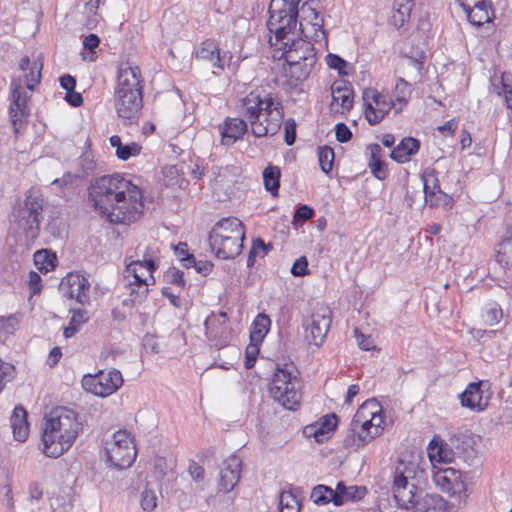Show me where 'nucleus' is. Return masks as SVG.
<instances>
[{
  "instance_id": "nucleus-46",
  "label": "nucleus",
  "mask_w": 512,
  "mask_h": 512,
  "mask_svg": "<svg viewBox=\"0 0 512 512\" xmlns=\"http://www.w3.org/2000/svg\"><path fill=\"white\" fill-rule=\"evenodd\" d=\"M281 512H300L301 504L291 491H284L280 495Z\"/></svg>"
},
{
  "instance_id": "nucleus-33",
  "label": "nucleus",
  "mask_w": 512,
  "mask_h": 512,
  "mask_svg": "<svg viewBox=\"0 0 512 512\" xmlns=\"http://www.w3.org/2000/svg\"><path fill=\"white\" fill-rule=\"evenodd\" d=\"M425 202L430 207H445L452 206L453 199L442 190H430L429 178H425L424 187Z\"/></svg>"
},
{
  "instance_id": "nucleus-45",
  "label": "nucleus",
  "mask_w": 512,
  "mask_h": 512,
  "mask_svg": "<svg viewBox=\"0 0 512 512\" xmlns=\"http://www.w3.org/2000/svg\"><path fill=\"white\" fill-rule=\"evenodd\" d=\"M497 262L505 268H512V237L501 242Z\"/></svg>"
},
{
  "instance_id": "nucleus-30",
  "label": "nucleus",
  "mask_w": 512,
  "mask_h": 512,
  "mask_svg": "<svg viewBox=\"0 0 512 512\" xmlns=\"http://www.w3.org/2000/svg\"><path fill=\"white\" fill-rule=\"evenodd\" d=\"M14 439L24 442L29 435L27 412L22 406H16L10 418Z\"/></svg>"
},
{
  "instance_id": "nucleus-44",
  "label": "nucleus",
  "mask_w": 512,
  "mask_h": 512,
  "mask_svg": "<svg viewBox=\"0 0 512 512\" xmlns=\"http://www.w3.org/2000/svg\"><path fill=\"white\" fill-rule=\"evenodd\" d=\"M318 161H319V165H320V168L321 170L328 174L332 168H333V163H334V158H335V154H334V150L329 147V146H320L318 148Z\"/></svg>"
},
{
  "instance_id": "nucleus-59",
  "label": "nucleus",
  "mask_w": 512,
  "mask_h": 512,
  "mask_svg": "<svg viewBox=\"0 0 512 512\" xmlns=\"http://www.w3.org/2000/svg\"><path fill=\"white\" fill-rule=\"evenodd\" d=\"M354 334L360 349L364 351H370L375 348L374 340L370 335H364L358 328L354 329Z\"/></svg>"
},
{
  "instance_id": "nucleus-13",
  "label": "nucleus",
  "mask_w": 512,
  "mask_h": 512,
  "mask_svg": "<svg viewBox=\"0 0 512 512\" xmlns=\"http://www.w3.org/2000/svg\"><path fill=\"white\" fill-rule=\"evenodd\" d=\"M123 384L122 374L118 370L100 371L96 375H85L82 387L96 396L106 397L116 392Z\"/></svg>"
},
{
  "instance_id": "nucleus-3",
  "label": "nucleus",
  "mask_w": 512,
  "mask_h": 512,
  "mask_svg": "<svg viewBox=\"0 0 512 512\" xmlns=\"http://www.w3.org/2000/svg\"><path fill=\"white\" fill-rule=\"evenodd\" d=\"M82 430L75 411L67 407H56L46 415L42 427L43 452L58 458L68 451Z\"/></svg>"
},
{
  "instance_id": "nucleus-11",
  "label": "nucleus",
  "mask_w": 512,
  "mask_h": 512,
  "mask_svg": "<svg viewBox=\"0 0 512 512\" xmlns=\"http://www.w3.org/2000/svg\"><path fill=\"white\" fill-rule=\"evenodd\" d=\"M107 460L117 469L129 468L136 459L137 451L133 439L126 430L115 432L105 443Z\"/></svg>"
},
{
  "instance_id": "nucleus-42",
  "label": "nucleus",
  "mask_w": 512,
  "mask_h": 512,
  "mask_svg": "<svg viewBox=\"0 0 512 512\" xmlns=\"http://www.w3.org/2000/svg\"><path fill=\"white\" fill-rule=\"evenodd\" d=\"M311 499L317 505H326L330 502L334 504L335 490L326 485H317L312 489Z\"/></svg>"
},
{
  "instance_id": "nucleus-63",
  "label": "nucleus",
  "mask_w": 512,
  "mask_h": 512,
  "mask_svg": "<svg viewBox=\"0 0 512 512\" xmlns=\"http://www.w3.org/2000/svg\"><path fill=\"white\" fill-rule=\"evenodd\" d=\"M307 267L308 261L305 256H302L294 262L291 273L294 276H304L308 273Z\"/></svg>"
},
{
  "instance_id": "nucleus-25",
  "label": "nucleus",
  "mask_w": 512,
  "mask_h": 512,
  "mask_svg": "<svg viewBox=\"0 0 512 512\" xmlns=\"http://www.w3.org/2000/svg\"><path fill=\"white\" fill-rule=\"evenodd\" d=\"M409 510L413 512H446L447 502L438 494H421Z\"/></svg>"
},
{
  "instance_id": "nucleus-8",
  "label": "nucleus",
  "mask_w": 512,
  "mask_h": 512,
  "mask_svg": "<svg viewBox=\"0 0 512 512\" xmlns=\"http://www.w3.org/2000/svg\"><path fill=\"white\" fill-rule=\"evenodd\" d=\"M297 372L294 365H277L269 385L271 397L289 410H295L302 399L301 380L294 374Z\"/></svg>"
},
{
  "instance_id": "nucleus-5",
  "label": "nucleus",
  "mask_w": 512,
  "mask_h": 512,
  "mask_svg": "<svg viewBox=\"0 0 512 512\" xmlns=\"http://www.w3.org/2000/svg\"><path fill=\"white\" fill-rule=\"evenodd\" d=\"M281 58L286 62L284 71L296 81L306 80L318 63L314 45L303 38H289L281 45Z\"/></svg>"
},
{
  "instance_id": "nucleus-50",
  "label": "nucleus",
  "mask_w": 512,
  "mask_h": 512,
  "mask_svg": "<svg viewBox=\"0 0 512 512\" xmlns=\"http://www.w3.org/2000/svg\"><path fill=\"white\" fill-rule=\"evenodd\" d=\"M19 323L20 316L18 314L0 316V331L5 334H13L18 329Z\"/></svg>"
},
{
  "instance_id": "nucleus-32",
  "label": "nucleus",
  "mask_w": 512,
  "mask_h": 512,
  "mask_svg": "<svg viewBox=\"0 0 512 512\" xmlns=\"http://www.w3.org/2000/svg\"><path fill=\"white\" fill-rule=\"evenodd\" d=\"M467 14L468 20L471 24L480 27L485 23H489L494 18V10L491 1L483 5L471 7V9H463Z\"/></svg>"
},
{
  "instance_id": "nucleus-17",
  "label": "nucleus",
  "mask_w": 512,
  "mask_h": 512,
  "mask_svg": "<svg viewBox=\"0 0 512 512\" xmlns=\"http://www.w3.org/2000/svg\"><path fill=\"white\" fill-rule=\"evenodd\" d=\"M433 480L443 492L450 496L461 495L466 491V483L459 470L452 467L441 468L434 472Z\"/></svg>"
},
{
  "instance_id": "nucleus-9",
  "label": "nucleus",
  "mask_w": 512,
  "mask_h": 512,
  "mask_svg": "<svg viewBox=\"0 0 512 512\" xmlns=\"http://www.w3.org/2000/svg\"><path fill=\"white\" fill-rule=\"evenodd\" d=\"M267 27L275 35L276 44H283L289 38H294L299 14L298 2L272 0L269 6Z\"/></svg>"
},
{
  "instance_id": "nucleus-49",
  "label": "nucleus",
  "mask_w": 512,
  "mask_h": 512,
  "mask_svg": "<svg viewBox=\"0 0 512 512\" xmlns=\"http://www.w3.org/2000/svg\"><path fill=\"white\" fill-rule=\"evenodd\" d=\"M34 259L39 269L45 270V272L55 267L56 257L54 254H49L47 251H37L34 255Z\"/></svg>"
},
{
  "instance_id": "nucleus-55",
  "label": "nucleus",
  "mask_w": 512,
  "mask_h": 512,
  "mask_svg": "<svg viewBox=\"0 0 512 512\" xmlns=\"http://www.w3.org/2000/svg\"><path fill=\"white\" fill-rule=\"evenodd\" d=\"M326 63L331 69L338 70L340 75H348L345 68L348 66V62L336 54L329 53L326 56Z\"/></svg>"
},
{
  "instance_id": "nucleus-15",
  "label": "nucleus",
  "mask_w": 512,
  "mask_h": 512,
  "mask_svg": "<svg viewBox=\"0 0 512 512\" xmlns=\"http://www.w3.org/2000/svg\"><path fill=\"white\" fill-rule=\"evenodd\" d=\"M363 101L365 106V117L370 125L380 123L392 108V103L387 96L379 93L373 88L364 90Z\"/></svg>"
},
{
  "instance_id": "nucleus-43",
  "label": "nucleus",
  "mask_w": 512,
  "mask_h": 512,
  "mask_svg": "<svg viewBox=\"0 0 512 512\" xmlns=\"http://www.w3.org/2000/svg\"><path fill=\"white\" fill-rule=\"evenodd\" d=\"M86 315L87 312L83 309H78L73 312L69 325L64 328L63 334L65 338H70L75 335L80 325L87 321L88 318Z\"/></svg>"
},
{
  "instance_id": "nucleus-41",
  "label": "nucleus",
  "mask_w": 512,
  "mask_h": 512,
  "mask_svg": "<svg viewBox=\"0 0 512 512\" xmlns=\"http://www.w3.org/2000/svg\"><path fill=\"white\" fill-rule=\"evenodd\" d=\"M334 102H340L342 109L349 111L353 107V91L347 86H332Z\"/></svg>"
},
{
  "instance_id": "nucleus-1",
  "label": "nucleus",
  "mask_w": 512,
  "mask_h": 512,
  "mask_svg": "<svg viewBox=\"0 0 512 512\" xmlns=\"http://www.w3.org/2000/svg\"><path fill=\"white\" fill-rule=\"evenodd\" d=\"M89 201L110 223L127 224L142 212V192L129 179L116 173L96 178L88 188Z\"/></svg>"
},
{
  "instance_id": "nucleus-62",
  "label": "nucleus",
  "mask_w": 512,
  "mask_h": 512,
  "mask_svg": "<svg viewBox=\"0 0 512 512\" xmlns=\"http://www.w3.org/2000/svg\"><path fill=\"white\" fill-rule=\"evenodd\" d=\"M336 139L341 143H346L352 138V132L344 123H338L335 126Z\"/></svg>"
},
{
  "instance_id": "nucleus-21",
  "label": "nucleus",
  "mask_w": 512,
  "mask_h": 512,
  "mask_svg": "<svg viewBox=\"0 0 512 512\" xmlns=\"http://www.w3.org/2000/svg\"><path fill=\"white\" fill-rule=\"evenodd\" d=\"M42 68L43 61L41 54H38L33 60L28 56L21 58L19 62V69L26 73L25 85L28 90H34L35 86L40 83Z\"/></svg>"
},
{
  "instance_id": "nucleus-24",
  "label": "nucleus",
  "mask_w": 512,
  "mask_h": 512,
  "mask_svg": "<svg viewBox=\"0 0 512 512\" xmlns=\"http://www.w3.org/2000/svg\"><path fill=\"white\" fill-rule=\"evenodd\" d=\"M482 382H473L468 384L466 389L459 395L461 405L473 411H483L488 401L483 399L481 390Z\"/></svg>"
},
{
  "instance_id": "nucleus-10",
  "label": "nucleus",
  "mask_w": 512,
  "mask_h": 512,
  "mask_svg": "<svg viewBox=\"0 0 512 512\" xmlns=\"http://www.w3.org/2000/svg\"><path fill=\"white\" fill-rule=\"evenodd\" d=\"M379 411V406L367 401L360 406L354 415L351 426L357 434V438L353 440L357 448L364 447L381 433L382 417L378 414Z\"/></svg>"
},
{
  "instance_id": "nucleus-35",
  "label": "nucleus",
  "mask_w": 512,
  "mask_h": 512,
  "mask_svg": "<svg viewBox=\"0 0 512 512\" xmlns=\"http://www.w3.org/2000/svg\"><path fill=\"white\" fill-rule=\"evenodd\" d=\"M43 232L48 236V240L60 239L63 237L65 232V223L58 212H52L48 216Z\"/></svg>"
},
{
  "instance_id": "nucleus-23",
  "label": "nucleus",
  "mask_w": 512,
  "mask_h": 512,
  "mask_svg": "<svg viewBox=\"0 0 512 512\" xmlns=\"http://www.w3.org/2000/svg\"><path fill=\"white\" fill-rule=\"evenodd\" d=\"M156 269L153 260L133 261L126 266V273L134 278V283L142 286H148L149 280L155 282L153 271Z\"/></svg>"
},
{
  "instance_id": "nucleus-58",
  "label": "nucleus",
  "mask_w": 512,
  "mask_h": 512,
  "mask_svg": "<svg viewBox=\"0 0 512 512\" xmlns=\"http://www.w3.org/2000/svg\"><path fill=\"white\" fill-rule=\"evenodd\" d=\"M284 131H285V143L288 146H291L296 141V122L292 118H288L284 123Z\"/></svg>"
},
{
  "instance_id": "nucleus-14",
  "label": "nucleus",
  "mask_w": 512,
  "mask_h": 512,
  "mask_svg": "<svg viewBox=\"0 0 512 512\" xmlns=\"http://www.w3.org/2000/svg\"><path fill=\"white\" fill-rule=\"evenodd\" d=\"M12 102L9 107L11 122L15 133H19L25 126L29 109L27 107L28 96L25 92L21 78H13L11 81Z\"/></svg>"
},
{
  "instance_id": "nucleus-48",
  "label": "nucleus",
  "mask_w": 512,
  "mask_h": 512,
  "mask_svg": "<svg viewBox=\"0 0 512 512\" xmlns=\"http://www.w3.org/2000/svg\"><path fill=\"white\" fill-rule=\"evenodd\" d=\"M337 416L333 414L331 417L325 416L321 426L315 430L314 436L318 442L323 440L326 434L331 433L337 426Z\"/></svg>"
},
{
  "instance_id": "nucleus-61",
  "label": "nucleus",
  "mask_w": 512,
  "mask_h": 512,
  "mask_svg": "<svg viewBox=\"0 0 512 512\" xmlns=\"http://www.w3.org/2000/svg\"><path fill=\"white\" fill-rule=\"evenodd\" d=\"M498 94L504 95L506 106L512 112V84L507 83L505 76H502L501 91Z\"/></svg>"
},
{
  "instance_id": "nucleus-56",
  "label": "nucleus",
  "mask_w": 512,
  "mask_h": 512,
  "mask_svg": "<svg viewBox=\"0 0 512 512\" xmlns=\"http://www.w3.org/2000/svg\"><path fill=\"white\" fill-rule=\"evenodd\" d=\"M141 507L144 511H152L157 506V496L153 490L145 489L141 494Z\"/></svg>"
},
{
  "instance_id": "nucleus-60",
  "label": "nucleus",
  "mask_w": 512,
  "mask_h": 512,
  "mask_svg": "<svg viewBox=\"0 0 512 512\" xmlns=\"http://www.w3.org/2000/svg\"><path fill=\"white\" fill-rule=\"evenodd\" d=\"M162 174L165 175V186L176 185L181 181L179 169L176 165H171L169 168H167V171L162 170Z\"/></svg>"
},
{
  "instance_id": "nucleus-36",
  "label": "nucleus",
  "mask_w": 512,
  "mask_h": 512,
  "mask_svg": "<svg viewBox=\"0 0 512 512\" xmlns=\"http://www.w3.org/2000/svg\"><path fill=\"white\" fill-rule=\"evenodd\" d=\"M280 177L281 170L278 166L268 165L263 171L264 187L274 197L279 193Z\"/></svg>"
},
{
  "instance_id": "nucleus-64",
  "label": "nucleus",
  "mask_w": 512,
  "mask_h": 512,
  "mask_svg": "<svg viewBox=\"0 0 512 512\" xmlns=\"http://www.w3.org/2000/svg\"><path fill=\"white\" fill-rule=\"evenodd\" d=\"M314 216V210L308 205H301L294 214V220L306 221Z\"/></svg>"
},
{
  "instance_id": "nucleus-47",
  "label": "nucleus",
  "mask_w": 512,
  "mask_h": 512,
  "mask_svg": "<svg viewBox=\"0 0 512 512\" xmlns=\"http://www.w3.org/2000/svg\"><path fill=\"white\" fill-rule=\"evenodd\" d=\"M181 262L186 268L194 267L202 275H207L212 271L213 264L210 261H196L192 254H187L181 258Z\"/></svg>"
},
{
  "instance_id": "nucleus-54",
  "label": "nucleus",
  "mask_w": 512,
  "mask_h": 512,
  "mask_svg": "<svg viewBox=\"0 0 512 512\" xmlns=\"http://www.w3.org/2000/svg\"><path fill=\"white\" fill-rule=\"evenodd\" d=\"M261 343H254L250 340V343L246 347L245 350V363L244 366L246 369H251L254 367L256 363L257 356L259 355V346Z\"/></svg>"
},
{
  "instance_id": "nucleus-34",
  "label": "nucleus",
  "mask_w": 512,
  "mask_h": 512,
  "mask_svg": "<svg viewBox=\"0 0 512 512\" xmlns=\"http://www.w3.org/2000/svg\"><path fill=\"white\" fill-rule=\"evenodd\" d=\"M271 320L268 315L260 313L252 323L250 340L254 343H262L269 332Z\"/></svg>"
},
{
  "instance_id": "nucleus-57",
  "label": "nucleus",
  "mask_w": 512,
  "mask_h": 512,
  "mask_svg": "<svg viewBox=\"0 0 512 512\" xmlns=\"http://www.w3.org/2000/svg\"><path fill=\"white\" fill-rule=\"evenodd\" d=\"M79 166L85 175H89L96 169V162L90 152H84L81 155Z\"/></svg>"
},
{
  "instance_id": "nucleus-53",
  "label": "nucleus",
  "mask_w": 512,
  "mask_h": 512,
  "mask_svg": "<svg viewBox=\"0 0 512 512\" xmlns=\"http://www.w3.org/2000/svg\"><path fill=\"white\" fill-rule=\"evenodd\" d=\"M141 152V146L135 142L124 144L120 147L119 151L116 153V156L123 161L128 160L130 157H134L139 155Z\"/></svg>"
},
{
  "instance_id": "nucleus-37",
  "label": "nucleus",
  "mask_w": 512,
  "mask_h": 512,
  "mask_svg": "<svg viewBox=\"0 0 512 512\" xmlns=\"http://www.w3.org/2000/svg\"><path fill=\"white\" fill-rule=\"evenodd\" d=\"M481 317L486 325L493 326L503 318V310L497 302L489 301L482 307Z\"/></svg>"
},
{
  "instance_id": "nucleus-12",
  "label": "nucleus",
  "mask_w": 512,
  "mask_h": 512,
  "mask_svg": "<svg viewBox=\"0 0 512 512\" xmlns=\"http://www.w3.org/2000/svg\"><path fill=\"white\" fill-rule=\"evenodd\" d=\"M332 323V311L325 304L318 303L310 316L303 320L305 339L309 344L320 346L325 340Z\"/></svg>"
},
{
  "instance_id": "nucleus-7",
  "label": "nucleus",
  "mask_w": 512,
  "mask_h": 512,
  "mask_svg": "<svg viewBox=\"0 0 512 512\" xmlns=\"http://www.w3.org/2000/svg\"><path fill=\"white\" fill-rule=\"evenodd\" d=\"M418 466L412 462L399 461L393 474L392 495L400 508L409 510L423 490L419 487Z\"/></svg>"
},
{
  "instance_id": "nucleus-26",
  "label": "nucleus",
  "mask_w": 512,
  "mask_h": 512,
  "mask_svg": "<svg viewBox=\"0 0 512 512\" xmlns=\"http://www.w3.org/2000/svg\"><path fill=\"white\" fill-rule=\"evenodd\" d=\"M245 238H232L231 236L218 243H209L215 255L221 259H233L238 256L243 249V241Z\"/></svg>"
},
{
  "instance_id": "nucleus-20",
  "label": "nucleus",
  "mask_w": 512,
  "mask_h": 512,
  "mask_svg": "<svg viewBox=\"0 0 512 512\" xmlns=\"http://www.w3.org/2000/svg\"><path fill=\"white\" fill-rule=\"evenodd\" d=\"M300 12L301 20L299 22V30L302 35L308 37L305 33V23L311 25L314 31V35L312 37H318V32L325 34V31L323 30L324 20L319 16L316 0H308L304 2L300 8Z\"/></svg>"
},
{
  "instance_id": "nucleus-6",
  "label": "nucleus",
  "mask_w": 512,
  "mask_h": 512,
  "mask_svg": "<svg viewBox=\"0 0 512 512\" xmlns=\"http://www.w3.org/2000/svg\"><path fill=\"white\" fill-rule=\"evenodd\" d=\"M44 197L39 189L32 187L24 200L17 203L12 211V220L29 241H35L41 232Z\"/></svg>"
},
{
  "instance_id": "nucleus-31",
  "label": "nucleus",
  "mask_w": 512,
  "mask_h": 512,
  "mask_svg": "<svg viewBox=\"0 0 512 512\" xmlns=\"http://www.w3.org/2000/svg\"><path fill=\"white\" fill-rule=\"evenodd\" d=\"M367 149L370 152L368 166L373 176L379 180H385L388 177L386 163L381 159L382 148L379 144H370Z\"/></svg>"
},
{
  "instance_id": "nucleus-19",
  "label": "nucleus",
  "mask_w": 512,
  "mask_h": 512,
  "mask_svg": "<svg viewBox=\"0 0 512 512\" xmlns=\"http://www.w3.org/2000/svg\"><path fill=\"white\" fill-rule=\"evenodd\" d=\"M241 460L237 456H230L223 462L220 470L219 487L223 492H230L240 480Z\"/></svg>"
},
{
  "instance_id": "nucleus-51",
  "label": "nucleus",
  "mask_w": 512,
  "mask_h": 512,
  "mask_svg": "<svg viewBox=\"0 0 512 512\" xmlns=\"http://www.w3.org/2000/svg\"><path fill=\"white\" fill-rule=\"evenodd\" d=\"M226 318L227 313L224 311L219 312L217 315L212 314L211 316L207 317V319L204 322L206 334L209 337H217L218 332H214V326L216 322H219L220 320H222V323H225Z\"/></svg>"
},
{
  "instance_id": "nucleus-27",
  "label": "nucleus",
  "mask_w": 512,
  "mask_h": 512,
  "mask_svg": "<svg viewBox=\"0 0 512 512\" xmlns=\"http://www.w3.org/2000/svg\"><path fill=\"white\" fill-rule=\"evenodd\" d=\"M196 58L210 62L212 68L224 70L223 58L220 55L219 46L214 40L203 41L196 51Z\"/></svg>"
},
{
  "instance_id": "nucleus-40",
  "label": "nucleus",
  "mask_w": 512,
  "mask_h": 512,
  "mask_svg": "<svg viewBox=\"0 0 512 512\" xmlns=\"http://www.w3.org/2000/svg\"><path fill=\"white\" fill-rule=\"evenodd\" d=\"M272 244H265V242L261 238H256L252 242V247L248 253L247 266L252 268L256 263V257L259 256L261 258L265 257L269 251L272 250Z\"/></svg>"
},
{
  "instance_id": "nucleus-16",
  "label": "nucleus",
  "mask_w": 512,
  "mask_h": 512,
  "mask_svg": "<svg viewBox=\"0 0 512 512\" xmlns=\"http://www.w3.org/2000/svg\"><path fill=\"white\" fill-rule=\"evenodd\" d=\"M60 291L64 297L76 299L82 305L90 301V283L78 272H70L61 280Z\"/></svg>"
},
{
  "instance_id": "nucleus-4",
  "label": "nucleus",
  "mask_w": 512,
  "mask_h": 512,
  "mask_svg": "<svg viewBox=\"0 0 512 512\" xmlns=\"http://www.w3.org/2000/svg\"><path fill=\"white\" fill-rule=\"evenodd\" d=\"M142 79L139 67L119 68L114 105L118 117L125 125L137 122L143 106Z\"/></svg>"
},
{
  "instance_id": "nucleus-2",
  "label": "nucleus",
  "mask_w": 512,
  "mask_h": 512,
  "mask_svg": "<svg viewBox=\"0 0 512 512\" xmlns=\"http://www.w3.org/2000/svg\"><path fill=\"white\" fill-rule=\"evenodd\" d=\"M238 109L257 138L274 136L281 128L283 106L271 93L253 90L239 100Z\"/></svg>"
},
{
  "instance_id": "nucleus-18",
  "label": "nucleus",
  "mask_w": 512,
  "mask_h": 512,
  "mask_svg": "<svg viewBox=\"0 0 512 512\" xmlns=\"http://www.w3.org/2000/svg\"><path fill=\"white\" fill-rule=\"evenodd\" d=\"M245 238V230L243 223L235 217L223 218L218 221L209 234V243H218L228 237Z\"/></svg>"
},
{
  "instance_id": "nucleus-28",
  "label": "nucleus",
  "mask_w": 512,
  "mask_h": 512,
  "mask_svg": "<svg viewBox=\"0 0 512 512\" xmlns=\"http://www.w3.org/2000/svg\"><path fill=\"white\" fill-rule=\"evenodd\" d=\"M420 141L413 137H405L391 151L390 158L398 163H406L411 157L418 153Z\"/></svg>"
},
{
  "instance_id": "nucleus-29",
  "label": "nucleus",
  "mask_w": 512,
  "mask_h": 512,
  "mask_svg": "<svg viewBox=\"0 0 512 512\" xmlns=\"http://www.w3.org/2000/svg\"><path fill=\"white\" fill-rule=\"evenodd\" d=\"M367 489L364 486H346L339 482L335 489V506H341L346 502L359 501L365 497Z\"/></svg>"
},
{
  "instance_id": "nucleus-22",
  "label": "nucleus",
  "mask_w": 512,
  "mask_h": 512,
  "mask_svg": "<svg viewBox=\"0 0 512 512\" xmlns=\"http://www.w3.org/2000/svg\"><path fill=\"white\" fill-rule=\"evenodd\" d=\"M247 122L240 118H227L220 127L221 142L223 145H233L247 132Z\"/></svg>"
},
{
  "instance_id": "nucleus-52",
  "label": "nucleus",
  "mask_w": 512,
  "mask_h": 512,
  "mask_svg": "<svg viewBox=\"0 0 512 512\" xmlns=\"http://www.w3.org/2000/svg\"><path fill=\"white\" fill-rule=\"evenodd\" d=\"M164 278L167 282L179 287L180 289L185 288L184 273L175 267L169 268L165 272Z\"/></svg>"
},
{
  "instance_id": "nucleus-39",
  "label": "nucleus",
  "mask_w": 512,
  "mask_h": 512,
  "mask_svg": "<svg viewBox=\"0 0 512 512\" xmlns=\"http://www.w3.org/2000/svg\"><path fill=\"white\" fill-rule=\"evenodd\" d=\"M428 454L431 462H443L450 463L453 460L452 450L446 448L442 443L438 445L435 439H433L428 448Z\"/></svg>"
},
{
  "instance_id": "nucleus-38",
  "label": "nucleus",
  "mask_w": 512,
  "mask_h": 512,
  "mask_svg": "<svg viewBox=\"0 0 512 512\" xmlns=\"http://www.w3.org/2000/svg\"><path fill=\"white\" fill-rule=\"evenodd\" d=\"M413 4L405 2L404 4L394 3L391 23L398 29L404 27L409 21Z\"/></svg>"
}]
</instances>
